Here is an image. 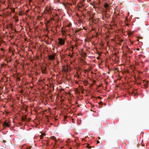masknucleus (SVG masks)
I'll list each match as a JSON object with an SVG mask.
<instances>
[{
    "label": "nucleus",
    "instance_id": "1",
    "mask_svg": "<svg viewBox=\"0 0 149 149\" xmlns=\"http://www.w3.org/2000/svg\"><path fill=\"white\" fill-rule=\"evenodd\" d=\"M59 43L60 45H63L65 44V41L64 40L61 38L58 39Z\"/></svg>",
    "mask_w": 149,
    "mask_h": 149
},
{
    "label": "nucleus",
    "instance_id": "2",
    "mask_svg": "<svg viewBox=\"0 0 149 149\" xmlns=\"http://www.w3.org/2000/svg\"><path fill=\"white\" fill-rule=\"evenodd\" d=\"M143 85L144 88H146L148 87V81H146L144 80H143Z\"/></svg>",
    "mask_w": 149,
    "mask_h": 149
},
{
    "label": "nucleus",
    "instance_id": "3",
    "mask_svg": "<svg viewBox=\"0 0 149 149\" xmlns=\"http://www.w3.org/2000/svg\"><path fill=\"white\" fill-rule=\"evenodd\" d=\"M41 71L43 73H46V71L47 70V68L46 67H42L41 68Z\"/></svg>",
    "mask_w": 149,
    "mask_h": 149
},
{
    "label": "nucleus",
    "instance_id": "4",
    "mask_svg": "<svg viewBox=\"0 0 149 149\" xmlns=\"http://www.w3.org/2000/svg\"><path fill=\"white\" fill-rule=\"evenodd\" d=\"M49 58L51 60H52L54 59L55 56L53 55H51L49 56Z\"/></svg>",
    "mask_w": 149,
    "mask_h": 149
},
{
    "label": "nucleus",
    "instance_id": "5",
    "mask_svg": "<svg viewBox=\"0 0 149 149\" xmlns=\"http://www.w3.org/2000/svg\"><path fill=\"white\" fill-rule=\"evenodd\" d=\"M3 126L5 127H9L10 126V125L6 121L3 123Z\"/></svg>",
    "mask_w": 149,
    "mask_h": 149
},
{
    "label": "nucleus",
    "instance_id": "6",
    "mask_svg": "<svg viewBox=\"0 0 149 149\" xmlns=\"http://www.w3.org/2000/svg\"><path fill=\"white\" fill-rule=\"evenodd\" d=\"M27 119V116H25L24 117H23L22 118V121H25Z\"/></svg>",
    "mask_w": 149,
    "mask_h": 149
},
{
    "label": "nucleus",
    "instance_id": "7",
    "mask_svg": "<svg viewBox=\"0 0 149 149\" xmlns=\"http://www.w3.org/2000/svg\"><path fill=\"white\" fill-rule=\"evenodd\" d=\"M84 84L85 85H86L88 84V82L86 80H84Z\"/></svg>",
    "mask_w": 149,
    "mask_h": 149
},
{
    "label": "nucleus",
    "instance_id": "8",
    "mask_svg": "<svg viewBox=\"0 0 149 149\" xmlns=\"http://www.w3.org/2000/svg\"><path fill=\"white\" fill-rule=\"evenodd\" d=\"M99 106L100 107H99V108H101V107H100V105H102L103 104V103L102 102V101H100L99 103Z\"/></svg>",
    "mask_w": 149,
    "mask_h": 149
},
{
    "label": "nucleus",
    "instance_id": "9",
    "mask_svg": "<svg viewBox=\"0 0 149 149\" xmlns=\"http://www.w3.org/2000/svg\"><path fill=\"white\" fill-rule=\"evenodd\" d=\"M127 17H126V19H125V24H126V25L127 26H128L129 25V24H127V23H126V21H127Z\"/></svg>",
    "mask_w": 149,
    "mask_h": 149
},
{
    "label": "nucleus",
    "instance_id": "10",
    "mask_svg": "<svg viewBox=\"0 0 149 149\" xmlns=\"http://www.w3.org/2000/svg\"><path fill=\"white\" fill-rule=\"evenodd\" d=\"M109 5L107 3L105 4L104 5V6L105 8H107V7Z\"/></svg>",
    "mask_w": 149,
    "mask_h": 149
},
{
    "label": "nucleus",
    "instance_id": "11",
    "mask_svg": "<svg viewBox=\"0 0 149 149\" xmlns=\"http://www.w3.org/2000/svg\"><path fill=\"white\" fill-rule=\"evenodd\" d=\"M51 139L54 140H56V138H55V137L54 136H52L51 137Z\"/></svg>",
    "mask_w": 149,
    "mask_h": 149
},
{
    "label": "nucleus",
    "instance_id": "12",
    "mask_svg": "<svg viewBox=\"0 0 149 149\" xmlns=\"http://www.w3.org/2000/svg\"><path fill=\"white\" fill-rule=\"evenodd\" d=\"M92 5L94 7V8H96L97 7L96 5H95L94 4H92Z\"/></svg>",
    "mask_w": 149,
    "mask_h": 149
},
{
    "label": "nucleus",
    "instance_id": "13",
    "mask_svg": "<svg viewBox=\"0 0 149 149\" xmlns=\"http://www.w3.org/2000/svg\"><path fill=\"white\" fill-rule=\"evenodd\" d=\"M62 32L63 34H64V33H65V30H62Z\"/></svg>",
    "mask_w": 149,
    "mask_h": 149
},
{
    "label": "nucleus",
    "instance_id": "14",
    "mask_svg": "<svg viewBox=\"0 0 149 149\" xmlns=\"http://www.w3.org/2000/svg\"><path fill=\"white\" fill-rule=\"evenodd\" d=\"M87 147H88V148H90V149H91V146H89V145L88 144L87 146Z\"/></svg>",
    "mask_w": 149,
    "mask_h": 149
},
{
    "label": "nucleus",
    "instance_id": "15",
    "mask_svg": "<svg viewBox=\"0 0 149 149\" xmlns=\"http://www.w3.org/2000/svg\"><path fill=\"white\" fill-rule=\"evenodd\" d=\"M63 5L64 6H65V7H66V5L65 3H63Z\"/></svg>",
    "mask_w": 149,
    "mask_h": 149
},
{
    "label": "nucleus",
    "instance_id": "16",
    "mask_svg": "<svg viewBox=\"0 0 149 149\" xmlns=\"http://www.w3.org/2000/svg\"><path fill=\"white\" fill-rule=\"evenodd\" d=\"M97 99H101V97H100L99 96H98L97 97Z\"/></svg>",
    "mask_w": 149,
    "mask_h": 149
},
{
    "label": "nucleus",
    "instance_id": "17",
    "mask_svg": "<svg viewBox=\"0 0 149 149\" xmlns=\"http://www.w3.org/2000/svg\"><path fill=\"white\" fill-rule=\"evenodd\" d=\"M40 138L41 139H42L43 138V136H40Z\"/></svg>",
    "mask_w": 149,
    "mask_h": 149
},
{
    "label": "nucleus",
    "instance_id": "18",
    "mask_svg": "<svg viewBox=\"0 0 149 149\" xmlns=\"http://www.w3.org/2000/svg\"><path fill=\"white\" fill-rule=\"evenodd\" d=\"M100 143V141H97V144H98V143Z\"/></svg>",
    "mask_w": 149,
    "mask_h": 149
},
{
    "label": "nucleus",
    "instance_id": "19",
    "mask_svg": "<svg viewBox=\"0 0 149 149\" xmlns=\"http://www.w3.org/2000/svg\"><path fill=\"white\" fill-rule=\"evenodd\" d=\"M3 142L5 144V143H6L5 141H3Z\"/></svg>",
    "mask_w": 149,
    "mask_h": 149
},
{
    "label": "nucleus",
    "instance_id": "20",
    "mask_svg": "<svg viewBox=\"0 0 149 149\" xmlns=\"http://www.w3.org/2000/svg\"><path fill=\"white\" fill-rule=\"evenodd\" d=\"M31 148H32V147H29V148H28V149H31Z\"/></svg>",
    "mask_w": 149,
    "mask_h": 149
},
{
    "label": "nucleus",
    "instance_id": "21",
    "mask_svg": "<svg viewBox=\"0 0 149 149\" xmlns=\"http://www.w3.org/2000/svg\"><path fill=\"white\" fill-rule=\"evenodd\" d=\"M136 50L137 51H139V48H137L136 49Z\"/></svg>",
    "mask_w": 149,
    "mask_h": 149
},
{
    "label": "nucleus",
    "instance_id": "22",
    "mask_svg": "<svg viewBox=\"0 0 149 149\" xmlns=\"http://www.w3.org/2000/svg\"><path fill=\"white\" fill-rule=\"evenodd\" d=\"M28 12V10H26V13H27Z\"/></svg>",
    "mask_w": 149,
    "mask_h": 149
},
{
    "label": "nucleus",
    "instance_id": "23",
    "mask_svg": "<svg viewBox=\"0 0 149 149\" xmlns=\"http://www.w3.org/2000/svg\"><path fill=\"white\" fill-rule=\"evenodd\" d=\"M80 105H78L77 106V107H79Z\"/></svg>",
    "mask_w": 149,
    "mask_h": 149
},
{
    "label": "nucleus",
    "instance_id": "24",
    "mask_svg": "<svg viewBox=\"0 0 149 149\" xmlns=\"http://www.w3.org/2000/svg\"><path fill=\"white\" fill-rule=\"evenodd\" d=\"M84 139H82V141H84Z\"/></svg>",
    "mask_w": 149,
    "mask_h": 149
},
{
    "label": "nucleus",
    "instance_id": "25",
    "mask_svg": "<svg viewBox=\"0 0 149 149\" xmlns=\"http://www.w3.org/2000/svg\"><path fill=\"white\" fill-rule=\"evenodd\" d=\"M13 12H15L14 10H13Z\"/></svg>",
    "mask_w": 149,
    "mask_h": 149
},
{
    "label": "nucleus",
    "instance_id": "26",
    "mask_svg": "<svg viewBox=\"0 0 149 149\" xmlns=\"http://www.w3.org/2000/svg\"><path fill=\"white\" fill-rule=\"evenodd\" d=\"M99 4V3H96V4Z\"/></svg>",
    "mask_w": 149,
    "mask_h": 149
},
{
    "label": "nucleus",
    "instance_id": "27",
    "mask_svg": "<svg viewBox=\"0 0 149 149\" xmlns=\"http://www.w3.org/2000/svg\"><path fill=\"white\" fill-rule=\"evenodd\" d=\"M47 30L49 32V31L47 29Z\"/></svg>",
    "mask_w": 149,
    "mask_h": 149
},
{
    "label": "nucleus",
    "instance_id": "28",
    "mask_svg": "<svg viewBox=\"0 0 149 149\" xmlns=\"http://www.w3.org/2000/svg\"><path fill=\"white\" fill-rule=\"evenodd\" d=\"M85 0H83L82 1L83 2L85 1Z\"/></svg>",
    "mask_w": 149,
    "mask_h": 149
},
{
    "label": "nucleus",
    "instance_id": "29",
    "mask_svg": "<svg viewBox=\"0 0 149 149\" xmlns=\"http://www.w3.org/2000/svg\"><path fill=\"white\" fill-rule=\"evenodd\" d=\"M45 135V134H43V135Z\"/></svg>",
    "mask_w": 149,
    "mask_h": 149
},
{
    "label": "nucleus",
    "instance_id": "30",
    "mask_svg": "<svg viewBox=\"0 0 149 149\" xmlns=\"http://www.w3.org/2000/svg\"><path fill=\"white\" fill-rule=\"evenodd\" d=\"M18 21V20H17L16 21V22H17V21Z\"/></svg>",
    "mask_w": 149,
    "mask_h": 149
},
{
    "label": "nucleus",
    "instance_id": "31",
    "mask_svg": "<svg viewBox=\"0 0 149 149\" xmlns=\"http://www.w3.org/2000/svg\"><path fill=\"white\" fill-rule=\"evenodd\" d=\"M78 31H76V32H77Z\"/></svg>",
    "mask_w": 149,
    "mask_h": 149
},
{
    "label": "nucleus",
    "instance_id": "32",
    "mask_svg": "<svg viewBox=\"0 0 149 149\" xmlns=\"http://www.w3.org/2000/svg\"><path fill=\"white\" fill-rule=\"evenodd\" d=\"M65 119H66V117H65Z\"/></svg>",
    "mask_w": 149,
    "mask_h": 149
}]
</instances>
